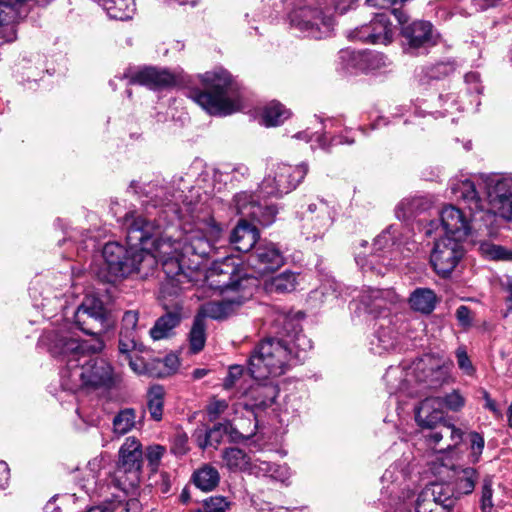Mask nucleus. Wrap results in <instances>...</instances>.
Instances as JSON below:
<instances>
[{
  "label": "nucleus",
  "mask_w": 512,
  "mask_h": 512,
  "mask_svg": "<svg viewBox=\"0 0 512 512\" xmlns=\"http://www.w3.org/2000/svg\"><path fill=\"white\" fill-rule=\"evenodd\" d=\"M181 198L178 192L161 203L165 213L173 214L171 221L177 219L183 223L184 235L175 241L170 236H160L159 224L135 213L126 214L127 247L109 242L103 248L106 282L114 283L132 274L147 278L159 262L166 275L160 288L164 299L177 296L198 281L199 270L213 251V242L220 236L221 228L204 204L186 200L179 204Z\"/></svg>",
  "instance_id": "1"
},
{
  "label": "nucleus",
  "mask_w": 512,
  "mask_h": 512,
  "mask_svg": "<svg viewBox=\"0 0 512 512\" xmlns=\"http://www.w3.org/2000/svg\"><path fill=\"white\" fill-rule=\"evenodd\" d=\"M41 343L49 352L66 361L61 371V386L64 390L76 392L82 388L112 389L121 382V376L111 363L104 358L89 357L100 352L104 343L100 338L93 343L80 342L68 328L49 331L41 337Z\"/></svg>",
  "instance_id": "2"
},
{
  "label": "nucleus",
  "mask_w": 512,
  "mask_h": 512,
  "mask_svg": "<svg viewBox=\"0 0 512 512\" xmlns=\"http://www.w3.org/2000/svg\"><path fill=\"white\" fill-rule=\"evenodd\" d=\"M205 284L223 299L201 305L196 316L203 320H222L231 316L252 297L255 289V283L240 273L232 257L215 261L205 275Z\"/></svg>",
  "instance_id": "3"
},
{
  "label": "nucleus",
  "mask_w": 512,
  "mask_h": 512,
  "mask_svg": "<svg viewBox=\"0 0 512 512\" xmlns=\"http://www.w3.org/2000/svg\"><path fill=\"white\" fill-rule=\"evenodd\" d=\"M454 198L465 205L470 215L467 216L461 209L449 205L440 212V220L445 236L453 239L464 240L473 231L479 230L482 224L487 226L484 217V202L479 196L475 183L470 179L458 180L451 185Z\"/></svg>",
  "instance_id": "4"
},
{
  "label": "nucleus",
  "mask_w": 512,
  "mask_h": 512,
  "mask_svg": "<svg viewBox=\"0 0 512 512\" xmlns=\"http://www.w3.org/2000/svg\"><path fill=\"white\" fill-rule=\"evenodd\" d=\"M199 77L205 90L193 92L192 98L204 110L212 115H228L240 110L242 103L238 86L226 70L215 69Z\"/></svg>",
  "instance_id": "5"
},
{
  "label": "nucleus",
  "mask_w": 512,
  "mask_h": 512,
  "mask_svg": "<svg viewBox=\"0 0 512 512\" xmlns=\"http://www.w3.org/2000/svg\"><path fill=\"white\" fill-rule=\"evenodd\" d=\"M293 351L283 339L266 338L258 343L249 357L248 369L255 379L284 374L292 361Z\"/></svg>",
  "instance_id": "6"
},
{
  "label": "nucleus",
  "mask_w": 512,
  "mask_h": 512,
  "mask_svg": "<svg viewBox=\"0 0 512 512\" xmlns=\"http://www.w3.org/2000/svg\"><path fill=\"white\" fill-rule=\"evenodd\" d=\"M289 24L299 36L320 40L332 35L334 18L321 0H299L289 13Z\"/></svg>",
  "instance_id": "7"
},
{
  "label": "nucleus",
  "mask_w": 512,
  "mask_h": 512,
  "mask_svg": "<svg viewBox=\"0 0 512 512\" xmlns=\"http://www.w3.org/2000/svg\"><path fill=\"white\" fill-rule=\"evenodd\" d=\"M402 235L403 233L398 226L390 225L375 238L369 254L365 252L356 254L357 265L364 273L371 272L376 275H384L389 267L394 265L392 258L389 256L393 253L394 247L399 249L401 245L409 244L403 241Z\"/></svg>",
  "instance_id": "8"
},
{
  "label": "nucleus",
  "mask_w": 512,
  "mask_h": 512,
  "mask_svg": "<svg viewBox=\"0 0 512 512\" xmlns=\"http://www.w3.org/2000/svg\"><path fill=\"white\" fill-rule=\"evenodd\" d=\"M487 199L484 202V217L489 221L492 215L504 219L512 218V177L499 174L482 177Z\"/></svg>",
  "instance_id": "9"
},
{
  "label": "nucleus",
  "mask_w": 512,
  "mask_h": 512,
  "mask_svg": "<svg viewBox=\"0 0 512 512\" xmlns=\"http://www.w3.org/2000/svg\"><path fill=\"white\" fill-rule=\"evenodd\" d=\"M143 451L140 441L128 437L119 449V458L114 472L116 486L126 491L140 483Z\"/></svg>",
  "instance_id": "10"
},
{
  "label": "nucleus",
  "mask_w": 512,
  "mask_h": 512,
  "mask_svg": "<svg viewBox=\"0 0 512 512\" xmlns=\"http://www.w3.org/2000/svg\"><path fill=\"white\" fill-rule=\"evenodd\" d=\"M308 172L306 164L291 166L284 163L273 164L259 186L264 196L279 197L294 190Z\"/></svg>",
  "instance_id": "11"
},
{
  "label": "nucleus",
  "mask_w": 512,
  "mask_h": 512,
  "mask_svg": "<svg viewBox=\"0 0 512 512\" xmlns=\"http://www.w3.org/2000/svg\"><path fill=\"white\" fill-rule=\"evenodd\" d=\"M451 364L444 359L426 354L413 362L410 367L416 390L420 395L426 389L441 387L449 379Z\"/></svg>",
  "instance_id": "12"
},
{
  "label": "nucleus",
  "mask_w": 512,
  "mask_h": 512,
  "mask_svg": "<svg viewBox=\"0 0 512 512\" xmlns=\"http://www.w3.org/2000/svg\"><path fill=\"white\" fill-rule=\"evenodd\" d=\"M74 321L81 331L99 338L111 326V314L102 300L87 295L74 312Z\"/></svg>",
  "instance_id": "13"
},
{
  "label": "nucleus",
  "mask_w": 512,
  "mask_h": 512,
  "mask_svg": "<svg viewBox=\"0 0 512 512\" xmlns=\"http://www.w3.org/2000/svg\"><path fill=\"white\" fill-rule=\"evenodd\" d=\"M240 273L256 283V278L263 277L279 269L284 264V257L279 248L271 242L260 243L247 257V265L252 270L251 274L244 272L240 264L236 262ZM257 284H255L256 286Z\"/></svg>",
  "instance_id": "14"
},
{
  "label": "nucleus",
  "mask_w": 512,
  "mask_h": 512,
  "mask_svg": "<svg viewBox=\"0 0 512 512\" xmlns=\"http://www.w3.org/2000/svg\"><path fill=\"white\" fill-rule=\"evenodd\" d=\"M392 13L401 25V35L404 39L406 50L413 52L436 44L437 34L434 32L430 22L416 20L409 23L407 13L398 8H394Z\"/></svg>",
  "instance_id": "15"
},
{
  "label": "nucleus",
  "mask_w": 512,
  "mask_h": 512,
  "mask_svg": "<svg viewBox=\"0 0 512 512\" xmlns=\"http://www.w3.org/2000/svg\"><path fill=\"white\" fill-rule=\"evenodd\" d=\"M335 211L326 201L307 205L301 216V232L307 240L322 238L333 225Z\"/></svg>",
  "instance_id": "16"
},
{
  "label": "nucleus",
  "mask_w": 512,
  "mask_h": 512,
  "mask_svg": "<svg viewBox=\"0 0 512 512\" xmlns=\"http://www.w3.org/2000/svg\"><path fill=\"white\" fill-rule=\"evenodd\" d=\"M455 501L456 498L452 496L448 486L432 484L404 505L412 506L413 509H409V512H450Z\"/></svg>",
  "instance_id": "17"
},
{
  "label": "nucleus",
  "mask_w": 512,
  "mask_h": 512,
  "mask_svg": "<svg viewBox=\"0 0 512 512\" xmlns=\"http://www.w3.org/2000/svg\"><path fill=\"white\" fill-rule=\"evenodd\" d=\"M463 240L444 236L436 240L430 261L435 272L441 277L449 276L464 255Z\"/></svg>",
  "instance_id": "18"
},
{
  "label": "nucleus",
  "mask_w": 512,
  "mask_h": 512,
  "mask_svg": "<svg viewBox=\"0 0 512 512\" xmlns=\"http://www.w3.org/2000/svg\"><path fill=\"white\" fill-rule=\"evenodd\" d=\"M400 301L398 294L392 289L367 288L361 292L359 302L364 310L374 317L386 319L388 311Z\"/></svg>",
  "instance_id": "19"
},
{
  "label": "nucleus",
  "mask_w": 512,
  "mask_h": 512,
  "mask_svg": "<svg viewBox=\"0 0 512 512\" xmlns=\"http://www.w3.org/2000/svg\"><path fill=\"white\" fill-rule=\"evenodd\" d=\"M24 3L26 1L0 0V39L11 42L17 38L16 24L27 15V10L21 8Z\"/></svg>",
  "instance_id": "20"
},
{
  "label": "nucleus",
  "mask_w": 512,
  "mask_h": 512,
  "mask_svg": "<svg viewBox=\"0 0 512 512\" xmlns=\"http://www.w3.org/2000/svg\"><path fill=\"white\" fill-rule=\"evenodd\" d=\"M300 320V313L278 312L274 319V326L278 334L291 338L297 348L306 350L311 348V343L301 334Z\"/></svg>",
  "instance_id": "21"
},
{
  "label": "nucleus",
  "mask_w": 512,
  "mask_h": 512,
  "mask_svg": "<svg viewBox=\"0 0 512 512\" xmlns=\"http://www.w3.org/2000/svg\"><path fill=\"white\" fill-rule=\"evenodd\" d=\"M138 321L139 314L137 311L129 310L124 313L119 332V353L127 354L128 352H142L144 350V346L137 339Z\"/></svg>",
  "instance_id": "22"
},
{
  "label": "nucleus",
  "mask_w": 512,
  "mask_h": 512,
  "mask_svg": "<svg viewBox=\"0 0 512 512\" xmlns=\"http://www.w3.org/2000/svg\"><path fill=\"white\" fill-rule=\"evenodd\" d=\"M129 84H140L150 89H159L174 85L175 76L165 69L144 67L129 76Z\"/></svg>",
  "instance_id": "23"
},
{
  "label": "nucleus",
  "mask_w": 512,
  "mask_h": 512,
  "mask_svg": "<svg viewBox=\"0 0 512 512\" xmlns=\"http://www.w3.org/2000/svg\"><path fill=\"white\" fill-rule=\"evenodd\" d=\"M411 370H405L400 366H391L387 369L383 380L390 395L398 392H406L411 397L420 396V390H416L412 384Z\"/></svg>",
  "instance_id": "24"
},
{
  "label": "nucleus",
  "mask_w": 512,
  "mask_h": 512,
  "mask_svg": "<svg viewBox=\"0 0 512 512\" xmlns=\"http://www.w3.org/2000/svg\"><path fill=\"white\" fill-rule=\"evenodd\" d=\"M425 434L428 445L434 449L445 439L444 444L437 449L438 452L455 448L463 439V432L454 425L442 423L434 429H428Z\"/></svg>",
  "instance_id": "25"
},
{
  "label": "nucleus",
  "mask_w": 512,
  "mask_h": 512,
  "mask_svg": "<svg viewBox=\"0 0 512 512\" xmlns=\"http://www.w3.org/2000/svg\"><path fill=\"white\" fill-rule=\"evenodd\" d=\"M444 412L442 410V401L437 397H427L415 411V420L417 424L426 429H434L442 424Z\"/></svg>",
  "instance_id": "26"
},
{
  "label": "nucleus",
  "mask_w": 512,
  "mask_h": 512,
  "mask_svg": "<svg viewBox=\"0 0 512 512\" xmlns=\"http://www.w3.org/2000/svg\"><path fill=\"white\" fill-rule=\"evenodd\" d=\"M258 238L257 228L245 219L239 221L230 236L231 243L241 252H249L253 247L255 248Z\"/></svg>",
  "instance_id": "27"
},
{
  "label": "nucleus",
  "mask_w": 512,
  "mask_h": 512,
  "mask_svg": "<svg viewBox=\"0 0 512 512\" xmlns=\"http://www.w3.org/2000/svg\"><path fill=\"white\" fill-rule=\"evenodd\" d=\"M388 325L382 323L376 332L374 339L371 342V350L375 354L381 355L384 352L393 350L398 343V333L392 327L391 321L383 319Z\"/></svg>",
  "instance_id": "28"
},
{
  "label": "nucleus",
  "mask_w": 512,
  "mask_h": 512,
  "mask_svg": "<svg viewBox=\"0 0 512 512\" xmlns=\"http://www.w3.org/2000/svg\"><path fill=\"white\" fill-rule=\"evenodd\" d=\"M299 273L286 270L276 276L267 279L264 288L269 293H290L300 284Z\"/></svg>",
  "instance_id": "29"
},
{
  "label": "nucleus",
  "mask_w": 512,
  "mask_h": 512,
  "mask_svg": "<svg viewBox=\"0 0 512 512\" xmlns=\"http://www.w3.org/2000/svg\"><path fill=\"white\" fill-rule=\"evenodd\" d=\"M223 461L231 471H245L254 475V466L259 459H252L239 448H227L223 451Z\"/></svg>",
  "instance_id": "30"
},
{
  "label": "nucleus",
  "mask_w": 512,
  "mask_h": 512,
  "mask_svg": "<svg viewBox=\"0 0 512 512\" xmlns=\"http://www.w3.org/2000/svg\"><path fill=\"white\" fill-rule=\"evenodd\" d=\"M436 302V294L429 288H417L409 297L410 307L423 314H430L435 309Z\"/></svg>",
  "instance_id": "31"
},
{
  "label": "nucleus",
  "mask_w": 512,
  "mask_h": 512,
  "mask_svg": "<svg viewBox=\"0 0 512 512\" xmlns=\"http://www.w3.org/2000/svg\"><path fill=\"white\" fill-rule=\"evenodd\" d=\"M113 433L118 437L123 436L133 429L141 426V420L133 408L121 409L113 418Z\"/></svg>",
  "instance_id": "32"
},
{
  "label": "nucleus",
  "mask_w": 512,
  "mask_h": 512,
  "mask_svg": "<svg viewBox=\"0 0 512 512\" xmlns=\"http://www.w3.org/2000/svg\"><path fill=\"white\" fill-rule=\"evenodd\" d=\"M99 4L110 18L121 21L131 19L135 11L133 0H99Z\"/></svg>",
  "instance_id": "33"
},
{
  "label": "nucleus",
  "mask_w": 512,
  "mask_h": 512,
  "mask_svg": "<svg viewBox=\"0 0 512 512\" xmlns=\"http://www.w3.org/2000/svg\"><path fill=\"white\" fill-rule=\"evenodd\" d=\"M372 44L387 45L393 38V27L385 14H377L371 21Z\"/></svg>",
  "instance_id": "34"
},
{
  "label": "nucleus",
  "mask_w": 512,
  "mask_h": 512,
  "mask_svg": "<svg viewBox=\"0 0 512 512\" xmlns=\"http://www.w3.org/2000/svg\"><path fill=\"white\" fill-rule=\"evenodd\" d=\"M254 475L256 477H270L276 481L285 482L290 478V468L286 465L271 463L260 460L254 466Z\"/></svg>",
  "instance_id": "35"
},
{
  "label": "nucleus",
  "mask_w": 512,
  "mask_h": 512,
  "mask_svg": "<svg viewBox=\"0 0 512 512\" xmlns=\"http://www.w3.org/2000/svg\"><path fill=\"white\" fill-rule=\"evenodd\" d=\"M193 481L202 491H211L219 484L220 475L215 467L205 464L194 472Z\"/></svg>",
  "instance_id": "36"
},
{
  "label": "nucleus",
  "mask_w": 512,
  "mask_h": 512,
  "mask_svg": "<svg viewBox=\"0 0 512 512\" xmlns=\"http://www.w3.org/2000/svg\"><path fill=\"white\" fill-rule=\"evenodd\" d=\"M180 323V316L177 312H169L160 317L150 329V336L153 340H161L170 336L172 330Z\"/></svg>",
  "instance_id": "37"
},
{
  "label": "nucleus",
  "mask_w": 512,
  "mask_h": 512,
  "mask_svg": "<svg viewBox=\"0 0 512 512\" xmlns=\"http://www.w3.org/2000/svg\"><path fill=\"white\" fill-rule=\"evenodd\" d=\"M259 196H257L258 198ZM259 201L256 200V195L248 192H240L233 198L232 209L237 215L243 217V219H251L253 212L257 211V205Z\"/></svg>",
  "instance_id": "38"
},
{
  "label": "nucleus",
  "mask_w": 512,
  "mask_h": 512,
  "mask_svg": "<svg viewBox=\"0 0 512 512\" xmlns=\"http://www.w3.org/2000/svg\"><path fill=\"white\" fill-rule=\"evenodd\" d=\"M165 390L160 385H153L147 392V410L151 418L160 421L163 416Z\"/></svg>",
  "instance_id": "39"
},
{
  "label": "nucleus",
  "mask_w": 512,
  "mask_h": 512,
  "mask_svg": "<svg viewBox=\"0 0 512 512\" xmlns=\"http://www.w3.org/2000/svg\"><path fill=\"white\" fill-rule=\"evenodd\" d=\"M429 201L421 196L403 199L396 208L398 219H408L416 213L427 209Z\"/></svg>",
  "instance_id": "40"
},
{
  "label": "nucleus",
  "mask_w": 512,
  "mask_h": 512,
  "mask_svg": "<svg viewBox=\"0 0 512 512\" xmlns=\"http://www.w3.org/2000/svg\"><path fill=\"white\" fill-rule=\"evenodd\" d=\"M356 66L361 70H377L386 65V57L378 52L363 51L353 55Z\"/></svg>",
  "instance_id": "41"
},
{
  "label": "nucleus",
  "mask_w": 512,
  "mask_h": 512,
  "mask_svg": "<svg viewBox=\"0 0 512 512\" xmlns=\"http://www.w3.org/2000/svg\"><path fill=\"white\" fill-rule=\"evenodd\" d=\"M135 351L126 353H120L125 360L128 361L130 368L133 372L138 375H149L153 377H163V373L156 372L154 369L153 360L146 362L143 357L133 355Z\"/></svg>",
  "instance_id": "42"
},
{
  "label": "nucleus",
  "mask_w": 512,
  "mask_h": 512,
  "mask_svg": "<svg viewBox=\"0 0 512 512\" xmlns=\"http://www.w3.org/2000/svg\"><path fill=\"white\" fill-rule=\"evenodd\" d=\"M141 504L138 499L131 498L126 501L112 502L106 505L94 506L86 512H140Z\"/></svg>",
  "instance_id": "43"
},
{
  "label": "nucleus",
  "mask_w": 512,
  "mask_h": 512,
  "mask_svg": "<svg viewBox=\"0 0 512 512\" xmlns=\"http://www.w3.org/2000/svg\"><path fill=\"white\" fill-rule=\"evenodd\" d=\"M290 116V112L279 102L269 103L263 111V121L266 126L280 125Z\"/></svg>",
  "instance_id": "44"
},
{
  "label": "nucleus",
  "mask_w": 512,
  "mask_h": 512,
  "mask_svg": "<svg viewBox=\"0 0 512 512\" xmlns=\"http://www.w3.org/2000/svg\"><path fill=\"white\" fill-rule=\"evenodd\" d=\"M205 321L201 317H195L189 334L190 349L198 353L204 348L206 342Z\"/></svg>",
  "instance_id": "45"
},
{
  "label": "nucleus",
  "mask_w": 512,
  "mask_h": 512,
  "mask_svg": "<svg viewBox=\"0 0 512 512\" xmlns=\"http://www.w3.org/2000/svg\"><path fill=\"white\" fill-rule=\"evenodd\" d=\"M478 480V472L474 468L462 469L456 481V490L459 494H470Z\"/></svg>",
  "instance_id": "46"
},
{
  "label": "nucleus",
  "mask_w": 512,
  "mask_h": 512,
  "mask_svg": "<svg viewBox=\"0 0 512 512\" xmlns=\"http://www.w3.org/2000/svg\"><path fill=\"white\" fill-rule=\"evenodd\" d=\"M254 394L255 405L261 408L271 406L278 396V389L274 385L258 386L252 392Z\"/></svg>",
  "instance_id": "47"
},
{
  "label": "nucleus",
  "mask_w": 512,
  "mask_h": 512,
  "mask_svg": "<svg viewBox=\"0 0 512 512\" xmlns=\"http://www.w3.org/2000/svg\"><path fill=\"white\" fill-rule=\"evenodd\" d=\"M453 71L454 66L452 64L444 62L437 63L422 70L420 82L422 84H427L429 80L440 79L441 77L451 74Z\"/></svg>",
  "instance_id": "48"
},
{
  "label": "nucleus",
  "mask_w": 512,
  "mask_h": 512,
  "mask_svg": "<svg viewBox=\"0 0 512 512\" xmlns=\"http://www.w3.org/2000/svg\"><path fill=\"white\" fill-rule=\"evenodd\" d=\"M493 478L489 475L482 479L480 487V509L482 512H493L495 503L493 499Z\"/></svg>",
  "instance_id": "49"
},
{
  "label": "nucleus",
  "mask_w": 512,
  "mask_h": 512,
  "mask_svg": "<svg viewBox=\"0 0 512 512\" xmlns=\"http://www.w3.org/2000/svg\"><path fill=\"white\" fill-rule=\"evenodd\" d=\"M481 253L492 260H512V251L489 242L480 244Z\"/></svg>",
  "instance_id": "50"
},
{
  "label": "nucleus",
  "mask_w": 512,
  "mask_h": 512,
  "mask_svg": "<svg viewBox=\"0 0 512 512\" xmlns=\"http://www.w3.org/2000/svg\"><path fill=\"white\" fill-rule=\"evenodd\" d=\"M257 211L253 212L251 220L256 221L262 226H269L275 221L277 209L273 205H262L260 202L257 205Z\"/></svg>",
  "instance_id": "51"
},
{
  "label": "nucleus",
  "mask_w": 512,
  "mask_h": 512,
  "mask_svg": "<svg viewBox=\"0 0 512 512\" xmlns=\"http://www.w3.org/2000/svg\"><path fill=\"white\" fill-rule=\"evenodd\" d=\"M106 457L103 455L97 456L90 460L87 463L86 470H87V477L86 482L87 484L93 483L96 484L97 479L99 478L101 471L105 468L106 465Z\"/></svg>",
  "instance_id": "52"
},
{
  "label": "nucleus",
  "mask_w": 512,
  "mask_h": 512,
  "mask_svg": "<svg viewBox=\"0 0 512 512\" xmlns=\"http://www.w3.org/2000/svg\"><path fill=\"white\" fill-rule=\"evenodd\" d=\"M225 435V427L223 423L214 425L211 429L206 431L203 442H199V446L205 448L206 446L217 447Z\"/></svg>",
  "instance_id": "53"
},
{
  "label": "nucleus",
  "mask_w": 512,
  "mask_h": 512,
  "mask_svg": "<svg viewBox=\"0 0 512 512\" xmlns=\"http://www.w3.org/2000/svg\"><path fill=\"white\" fill-rule=\"evenodd\" d=\"M468 440L470 442V461L476 463L479 461L483 452L484 438L477 432H470L468 434Z\"/></svg>",
  "instance_id": "54"
},
{
  "label": "nucleus",
  "mask_w": 512,
  "mask_h": 512,
  "mask_svg": "<svg viewBox=\"0 0 512 512\" xmlns=\"http://www.w3.org/2000/svg\"><path fill=\"white\" fill-rule=\"evenodd\" d=\"M229 409L228 402L223 399L213 398L206 407L207 415L210 421H215L226 413Z\"/></svg>",
  "instance_id": "55"
},
{
  "label": "nucleus",
  "mask_w": 512,
  "mask_h": 512,
  "mask_svg": "<svg viewBox=\"0 0 512 512\" xmlns=\"http://www.w3.org/2000/svg\"><path fill=\"white\" fill-rule=\"evenodd\" d=\"M229 508L228 500L223 496H211L204 500V512H225Z\"/></svg>",
  "instance_id": "56"
},
{
  "label": "nucleus",
  "mask_w": 512,
  "mask_h": 512,
  "mask_svg": "<svg viewBox=\"0 0 512 512\" xmlns=\"http://www.w3.org/2000/svg\"><path fill=\"white\" fill-rule=\"evenodd\" d=\"M442 401V406L445 405V407L451 411L457 412L461 410L465 405V398L460 393L459 390H453L451 393L447 394Z\"/></svg>",
  "instance_id": "57"
},
{
  "label": "nucleus",
  "mask_w": 512,
  "mask_h": 512,
  "mask_svg": "<svg viewBox=\"0 0 512 512\" xmlns=\"http://www.w3.org/2000/svg\"><path fill=\"white\" fill-rule=\"evenodd\" d=\"M154 369L158 366H163V370H159L158 372L163 373V376L168 375L174 372L179 366L178 357L174 354L167 355L163 360L154 359L153 360Z\"/></svg>",
  "instance_id": "58"
},
{
  "label": "nucleus",
  "mask_w": 512,
  "mask_h": 512,
  "mask_svg": "<svg viewBox=\"0 0 512 512\" xmlns=\"http://www.w3.org/2000/svg\"><path fill=\"white\" fill-rule=\"evenodd\" d=\"M348 37L352 40L367 42L372 44L371 22L364 24L350 31Z\"/></svg>",
  "instance_id": "59"
},
{
  "label": "nucleus",
  "mask_w": 512,
  "mask_h": 512,
  "mask_svg": "<svg viewBox=\"0 0 512 512\" xmlns=\"http://www.w3.org/2000/svg\"><path fill=\"white\" fill-rule=\"evenodd\" d=\"M457 364L459 368L469 376H472L475 373V368L470 361L466 351L462 348H458L456 351Z\"/></svg>",
  "instance_id": "60"
},
{
  "label": "nucleus",
  "mask_w": 512,
  "mask_h": 512,
  "mask_svg": "<svg viewBox=\"0 0 512 512\" xmlns=\"http://www.w3.org/2000/svg\"><path fill=\"white\" fill-rule=\"evenodd\" d=\"M165 448L160 445L149 446L146 451V458L152 471H156L158 463L163 456Z\"/></svg>",
  "instance_id": "61"
},
{
  "label": "nucleus",
  "mask_w": 512,
  "mask_h": 512,
  "mask_svg": "<svg viewBox=\"0 0 512 512\" xmlns=\"http://www.w3.org/2000/svg\"><path fill=\"white\" fill-rule=\"evenodd\" d=\"M223 425L225 427V435L229 438V441L239 442L245 438L229 421L223 422Z\"/></svg>",
  "instance_id": "62"
},
{
  "label": "nucleus",
  "mask_w": 512,
  "mask_h": 512,
  "mask_svg": "<svg viewBox=\"0 0 512 512\" xmlns=\"http://www.w3.org/2000/svg\"><path fill=\"white\" fill-rule=\"evenodd\" d=\"M400 477H404L402 472L398 470L397 465H391L382 476L383 482L394 483L399 480Z\"/></svg>",
  "instance_id": "63"
},
{
  "label": "nucleus",
  "mask_w": 512,
  "mask_h": 512,
  "mask_svg": "<svg viewBox=\"0 0 512 512\" xmlns=\"http://www.w3.org/2000/svg\"><path fill=\"white\" fill-rule=\"evenodd\" d=\"M456 317L459 323L463 326H469L471 324V311L464 305L458 307Z\"/></svg>",
  "instance_id": "64"
}]
</instances>
